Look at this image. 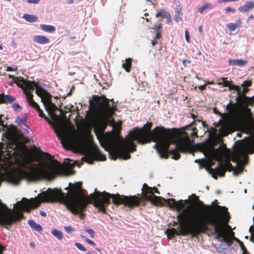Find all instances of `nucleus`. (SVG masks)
<instances>
[{"label":"nucleus","mask_w":254,"mask_h":254,"mask_svg":"<svg viewBox=\"0 0 254 254\" xmlns=\"http://www.w3.org/2000/svg\"><path fill=\"white\" fill-rule=\"evenodd\" d=\"M68 190L67 194L63 192L58 189H48L46 191L38 194L37 198L32 199L30 202L25 199L23 202V207L27 212H30V207H36L42 202H65L68 209L74 214H79L83 219L85 214L83 211L86 209L88 204L92 203L98 208L99 212L104 214L107 213L106 207L110 204V198L112 202L116 205L124 204L125 206H133L137 205V201L134 196L127 197L126 195L119 193L110 194L105 191L98 192L97 193H91L89 196L84 194V190L82 188V183L77 182L73 184L69 183L68 187L65 189Z\"/></svg>","instance_id":"nucleus-1"},{"label":"nucleus","mask_w":254,"mask_h":254,"mask_svg":"<svg viewBox=\"0 0 254 254\" xmlns=\"http://www.w3.org/2000/svg\"><path fill=\"white\" fill-rule=\"evenodd\" d=\"M152 122H148L141 128L135 127L130 131L126 139L112 143V153L114 159L120 158L127 160L130 158L129 153L136 150L134 141L139 144H145L153 140L156 142L155 146L161 158H168L169 156L175 160L181 157L180 153L190 151L194 140H190L188 133L185 132L184 137H179L176 141V147L169 150L173 133L170 129L163 127H156L152 131Z\"/></svg>","instance_id":"nucleus-2"},{"label":"nucleus","mask_w":254,"mask_h":254,"mask_svg":"<svg viewBox=\"0 0 254 254\" xmlns=\"http://www.w3.org/2000/svg\"><path fill=\"white\" fill-rule=\"evenodd\" d=\"M198 206L202 210L214 211V213L207 215L203 214L197 209L191 208L185 210L179 213L177 218L179 225V230L173 228L166 231L169 239H172L175 235H190L192 238L196 237L202 233L213 230L212 234L215 235V239L223 240L230 243L228 236L224 237V225L229 221L228 208L217 204H205L194 194Z\"/></svg>","instance_id":"nucleus-3"},{"label":"nucleus","mask_w":254,"mask_h":254,"mask_svg":"<svg viewBox=\"0 0 254 254\" xmlns=\"http://www.w3.org/2000/svg\"><path fill=\"white\" fill-rule=\"evenodd\" d=\"M107 98L104 95L98 96L94 95L93 100H90V107H91V113L93 117L98 115L100 117L98 122H95V127L94 131L97 139L101 142V140L106 141L110 148V154L112 158L114 159L112 153V143H115L118 141H121L123 139L119 138H116L114 141L109 140L104 134V130L106 129L109 123V119L114 115L116 111V106L110 104V101H113Z\"/></svg>","instance_id":"nucleus-4"},{"label":"nucleus","mask_w":254,"mask_h":254,"mask_svg":"<svg viewBox=\"0 0 254 254\" xmlns=\"http://www.w3.org/2000/svg\"><path fill=\"white\" fill-rule=\"evenodd\" d=\"M238 91L236 100L237 103H232L231 101L226 106L228 115L233 125L246 129H254V117L249 106L254 105V96L248 97V88L243 87Z\"/></svg>","instance_id":"nucleus-5"},{"label":"nucleus","mask_w":254,"mask_h":254,"mask_svg":"<svg viewBox=\"0 0 254 254\" xmlns=\"http://www.w3.org/2000/svg\"><path fill=\"white\" fill-rule=\"evenodd\" d=\"M62 168L60 162L53 160L51 163H46L45 165L29 166L26 170L13 168L6 174V177L9 182L17 185L23 178L28 181L54 179L61 172Z\"/></svg>","instance_id":"nucleus-6"},{"label":"nucleus","mask_w":254,"mask_h":254,"mask_svg":"<svg viewBox=\"0 0 254 254\" xmlns=\"http://www.w3.org/2000/svg\"><path fill=\"white\" fill-rule=\"evenodd\" d=\"M142 196L141 197L137 196L135 195L127 196V197L134 196L135 199L137 201V205L133 206L127 207L133 208L137 207L140 205H145V203L144 200L150 201L152 204L156 206H164L166 205L171 208H175L178 211H181L185 207V204L182 200L176 201L175 199L169 198L165 199L161 196H158L154 194V193L160 194L158 189L154 187L153 188L149 187L146 184H144L142 187Z\"/></svg>","instance_id":"nucleus-7"},{"label":"nucleus","mask_w":254,"mask_h":254,"mask_svg":"<svg viewBox=\"0 0 254 254\" xmlns=\"http://www.w3.org/2000/svg\"><path fill=\"white\" fill-rule=\"evenodd\" d=\"M237 146L232 153V161L236 163L234 174L237 175L241 173L244 167L242 165L243 161L248 158L247 154L254 153V140H250L249 137H246V140L238 141Z\"/></svg>","instance_id":"nucleus-8"},{"label":"nucleus","mask_w":254,"mask_h":254,"mask_svg":"<svg viewBox=\"0 0 254 254\" xmlns=\"http://www.w3.org/2000/svg\"><path fill=\"white\" fill-rule=\"evenodd\" d=\"M24 218L23 214L19 211L14 213L4 204L0 203V224L5 226H10L13 223Z\"/></svg>","instance_id":"nucleus-9"},{"label":"nucleus","mask_w":254,"mask_h":254,"mask_svg":"<svg viewBox=\"0 0 254 254\" xmlns=\"http://www.w3.org/2000/svg\"><path fill=\"white\" fill-rule=\"evenodd\" d=\"M15 82L19 87L22 89L25 95L34 90V84L33 81L25 80L24 78L20 77H17Z\"/></svg>","instance_id":"nucleus-10"},{"label":"nucleus","mask_w":254,"mask_h":254,"mask_svg":"<svg viewBox=\"0 0 254 254\" xmlns=\"http://www.w3.org/2000/svg\"><path fill=\"white\" fill-rule=\"evenodd\" d=\"M206 170L211 174L212 177L215 179H217V176L223 177L226 173V168L222 163H219L215 169L211 168L210 166L206 167Z\"/></svg>","instance_id":"nucleus-11"},{"label":"nucleus","mask_w":254,"mask_h":254,"mask_svg":"<svg viewBox=\"0 0 254 254\" xmlns=\"http://www.w3.org/2000/svg\"><path fill=\"white\" fill-rule=\"evenodd\" d=\"M44 106L46 110L48 112L52 120L54 122H57L58 117L56 114L54 113V111L58 109L57 107L52 101L47 103Z\"/></svg>","instance_id":"nucleus-12"},{"label":"nucleus","mask_w":254,"mask_h":254,"mask_svg":"<svg viewBox=\"0 0 254 254\" xmlns=\"http://www.w3.org/2000/svg\"><path fill=\"white\" fill-rule=\"evenodd\" d=\"M85 157L87 161L89 163L92 161L93 158L96 159H100L102 161L106 160V156L102 154L98 149L93 150L91 154L87 155Z\"/></svg>","instance_id":"nucleus-13"},{"label":"nucleus","mask_w":254,"mask_h":254,"mask_svg":"<svg viewBox=\"0 0 254 254\" xmlns=\"http://www.w3.org/2000/svg\"><path fill=\"white\" fill-rule=\"evenodd\" d=\"M228 216H229V221L228 222V223L227 224H225L224 225V237H226V236H228L229 238V240L230 241V243H227L226 242H225L223 239V238H221L219 240H218L219 241H221V242H224L225 243H227L229 246H230L231 245L232 243V239L235 240L237 243H238V244H239V241H241L240 240H239L238 238H236L234 236V232H231V233L230 234H226V231H225V228H226V226H229L228 225V223L230 221V219L231 218V217H230V214H229V212L228 211Z\"/></svg>","instance_id":"nucleus-14"},{"label":"nucleus","mask_w":254,"mask_h":254,"mask_svg":"<svg viewBox=\"0 0 254 254\" xmlns=\"http://www.w3.org/2000/svg\"><path fill=\"white\" fill-rule=\"evenodd\" d=\"M15 100V98L3 93L0 94V104L11 103Z\"/></svg>","instance_id":"nucleus-15"},{"label":"nucleus","mask_w":254,"mask_h":254,"mask_svg":"<svg viewBox=\"0 0 254 254\" xmlns=\"http://www.w3.org/2000/svg\"><path fill=\"white\" fill-rule=\"evenodd\" d=\"M33 41L40 44H46L50 42V40L45 36L37 35L33 37Z\"/></svg>","instance_id":"nucleus-16"},{"label":"nucleus","mask_w":254,"mask_h":254,"mask_svg":"<svg viewBox=\"0 0 254 254\" xmlns=\"http://www.w3.org/2000/svg\"><path fill=\"white\" fill-rule=\"evenodd\" d=\"M25 96L30 106L34 108L35 109L39 107V105L33 100V95L31 93V92L26 94Z\"/></svg>","instance_id":"nucleus-17"},{"label":"nucleus","mask_w":254,"mask_h":254,"mask_svg":"<svg viewBox=\"0 0 254 254\" xmlns=\"http://www.w3.org/2000/svg\"><path fill=\"white\" fill-rule=\"evenodd\" d=\"M33 83L34 84V87L36 88V94L38 96L41 97L45 94H48V91L47 90H45L42 87L38 86L35 82L33 81Z\"/></svg>","instance_id":"nucleus-18"},{"label":"nucleus","mask_w":254,"mask_h":254,"mask_svg":"<svg viewBox=\"0 0 254 254\" xmlns=\"http://www.w3.org/2000/svg\"><path fill=\"white\" fill-rule=\"evenodd\" d=\"M122 62V67L125 69L127 72H130L132 65V59L127 58L126 59L125 61H123Z\"/></svg>","instance_id":"nucleus-19"},{"label":"nucleus","mask_w":254,"mask_h":254,"mask_svg":"<svg viewBox=\"0 0 254 254\" xmlns=\"http://www.w3.org/2000/svg\"><path fill=\"white\" fill-rule=\"evenodd\" d=\"M254 7V3L252 1L246 2L243 6L239 8V10L242 12H245L249 11Z\"/></svg>","instance_id":"nucleus-20"},{"label":"nucleus","mask_w":254,"mask_h":254,"mask_svg":"<svg viewBox=\"0 0 254 254\" xmlns=\"http://www.w3.org/2000/svg\"><path fill=\"white\" fill-rule=\"evenodd\" d=\"M242 25V22L241 19H238L236 20V23H229L227 24L226 26L227 27L230 29L231 31H234L237 28L240 27Z\"/></svg>","instance_id":"nucleus-21"},{"label":"nucleus","mask_w":254,"mask_h":254,"mask_svg":"<svg viewBox=\"0 0 254 254\" xmlns=\"http://www.w3.org/2000/svg\"><path fill=\"white\" fill-rule=\"evenodd\" d=\"M28 224L32 229L38 231V232L40 233L43 231L42 227L32 220H28Z\"/></svg>","instance_id":"nucleus-22"},{"label":"nucleus","mask_w":254,"mask_h":254,"mask_svg":"<svg viewBox=\"0 0 254 254\" xmlns=\"http://www.w3.org/2000/svg\"><path fill=\"white\" fill-rule=\"evenodd\" d=\"M230 132V127L227 125H223L219 129V135L222 136H227Z\"/></svg>","instance_id":"nucleus-23"},{"label":"nucleus","mask_w":254,"mask_h":254,"mask_svg":"<svg viewBox=\"0 0 254 254\" xmlns=\"http://www.w3.org/2000/svg\"><path fill=\"white\" fill-rule=\"evenodd\" d=\"M229 63L230 64L243 66L247 63V61L242 59L230 60Z\"/></svg>","instance_id":"nucleus-24"},{"label":"nucleus","mask_w":254,"mask_h":254,"mask_svg":"<svg viewBox=\"0 0 254 254\" xmlns=\"http://www.w3.org/2000/svg\"><path fill=\"white\" fill-rule=\"evenodd\" d=\"M40 27L42 30L48 33H53L56 30V28L53 25L41 24Z\"/></svg>","instance_id":"nucleus-25"},{"label":"nucleus","mask_w":254,"mask_h":254,"mask_svg":"<svg viewBox=\"0 0 254 254\" xmlns=\"http://www.w3.org/2000/svg\"><path fill=\"white\" fill-rule=\"evenodd\" d=\"M36 110L37 111L38 113V115L40 117L44 118V119L48 122V123L51 125H53L54 123L52 121L51 119H50L48 117L45 116V115L44 114L43 111L40 108V107H38Z\"/></svg>","instance_id":"nucleus-26"},{"label":"nucleus","mask_w":254,"mask_h":254,"mask_svg":"<svg viewBox=\"0 0 254 254\" xmlns=\"http://www.w3.org/2000/svg\"><path fill=\"white\" fill-rule=\"evenodd\" d=\"M23 18L27 21L30 22H34L37 20L38 18L36 16L34 15H30L28 14H25L23 15Z\"/></svg>","instance_id":"nucleus-27"},{"label":"nucleus","mask_w":254,"mask_h":254,"mask_svg":"<svg viewBox=\"0 0 254 254\" xmlns=\"http://www.w3.org/2000/svg\"><path fill=\"white\" fill-rule=\"evenodd\" d=\"M51 97L52 96L48 92L47 95L45 94L41 97L42 102L43 103L44 105H46L48 103L51 102Z\"/></svg>","instance_id":"nucleus-28"},{"label":"nucleus","mask_w":254,"mask_h":254,"mask_svg":"<svg viewBox=\"0 0 254 254\" xmlns=\"http://www.w3.org/2000/svg\"><path fill=\"white\" fill-rule=\"evenodd\" d=\"M227 78L223 77L219 79L218 84L222 85L224 87H229L231 82L227 80Z\"/></svg>","instance_id":"nucleus-29"},{"label":"nucleus","mask_w":254,"mask_h":254,"mask_svg":"<svg viewBox=\"0 0 254 254\" xmlns=\"http://www.w3.org/2000/svg\"><path fill=\"white\" fill-rule=\"evenodd\" d=\"M52 234L59 240H62L63 238L62 232L58 230L55 229L53 230Z\"/></svg>","instance_id":"nucleus-30"},{"label":"nucleus","mask_w":254,"mask_h":254,"mask_svg":"<svg viewBox=\"0 0 254 254\" xmlns=\"http://www.w3.org/2000/svg\"><path fill=\"white\" fill-rule=\"evenodd\" d=\"M224 167L226 168V171L228 170V171H232L234 170L235 167L232 165V164L229 161L226 162L224 164H223Z\"/></svg>","instance_id":"nucleus-31"},{"label":"nucleus","mask_w":254,"mask_h":254,"mask_svg":"<svg viewBox=\"0 0 254 254\" xmlns=\"http://www.w3.org/2000/svg\"><path fill=\"white\" fill-rule=\"evenodd\" d=\"M211 7L210 3H206L198 8V11L202 13L205 10Z\"/></svg>","instance_id":"nucleus-32"},{"label":"nucleus","mask_w":254,"mask_h":254,"mask_svg":"<svg viewBox=\"0 0 254 254\" xmlns=\"http://www.w3.org/2000/svg\"><path fill=\"white\" fill-rule=\"evenodd\" d=\"M161 35L160 32L156 33L155 36L151 41V43L153 46H154L157 44V40L159 39L161 37Z\"/></svg>","instance_id":"nucleus-33"},{"label":"nucleus","mask_w":254,"mask_h":254,"mask_svg":"<svg viewBox=\"0 0 254 254\" xmlns=\"http://www.w3.org/2000/svg\"><path fill=\"white\" fill-rule=\"evenodd\" d=\"M168 13V12H166L164 10H160L156 14V17L157 18H158L159 17H163L165 18L166 15H167V14Z\"/></svg>","instance_id":"nucleus-34"},{"label":"nucleus","mask_w":254,"mask_h":254,"mask_svg":"<svg viewBox=\"0 0 254 254\" xmlns=\"http://www.w3.org/2000/svg\"><path fill=\"white\" fill-rule=\"evenodd\" d=\"M252 82L251 80H245L243 84H241V87L248 88L252 85Z\"/></svg>","instance_id":"nucleus-35"},{"label":"nucleus","mask_w":254,"mask_h":254,"mask_svg":"<svg viewBox=\"0 0 254 254\" xmlns=\"http://www.w3.org/2000/svg\"><path fill=\"white\" fill-rule=\"evenodd\" d=\"M16 122L19 125H23L24 126V127L28 128V127L26 125V120L24 119L17 118Z\"/></svg>","instance_id":"nucleus-36"},{"label":"nucleus","mask_w":254,"mask_h":254,"mask_svg":"<svg viewBox=\"0 0 254 254\" xmlns=\"http://www.w3.org/2000/svg\"><path fill=\"white\" fill-rule=\"evenodd\" d=\"M229 88L230 90H234L237 91V92L239 90L240 87L238 85H235L231 83V82L230 83V86H229Z\"/></svg>","instance_id":"nucleus-37"},{"label":"nucleus","mask_w":254,"mask_h":254,"mask_svg":"<svg viewBox=\"0 0 254 254\" xmlns=\"http://www.w3.org/2000/svg\"><path fill=\"white\" fill-rule=\"evenodd\" d=\"M75 245L78 249L82 251L85 252L86 251V249L79 243H75Z\"/></svg>","instance_id":"nucleus-38"},{"label":"nucleus","mask_w":254,"mask_h":254,"mask_svg":"<svg viewBox=\"0 0 254 254\" xmlns=\"http://www.w3.org/2000/svg\"><path fill=\"white\" fill-rule=\"evenodd\" d=\"M162 28V23L160 22L159 23L155 24L154 27V30L156 31V33L159 32L160 29Z\"/></svg>","instance_id":"nucleus-39"},{"label":"nucleus","mask_w":254,"mask_h":254,"mask_svg":"<svg viewBox=\"0 0 254 254\" xmlns=\"http://www.w3.org/2000/svg\"><path fill=\"white\" fill-rule=\"evenodd\" d=\"M85 231L87 232L91 236V238H93L95 236V232L93 229H86Z\"/></svg>","instance_id":"nucleus-40"},{"label":"nucleus","mask_w":254,"mask_h":254,"mask_svg":"<svg viewBox=\"0 0 254 254\" xmlns=\"http://www.w3.org/2000/svg\"><path fill=\"white\" fill-rule=\"evenodd\" d=\"M175 10L177 14H178V15H180L181 16H183L181 6H180V5H177L176 7Z\"/></svg>","instance_id":"nucleus-41"},{"label":"nucleus","mask_w":254,"mask_h":254,"mask_svg":"<svg viewBox=\"0 0 254 254\" xmlns=\"http://www.w3.org/2000/svg\"><path fill=\"white\" fill-rule=\"evenodd\" d=\"M16 127L14 126L11 130H9V133L11 134V136H14L16 134Z\"/></svg>","instance_id":"nucleus-42"},{"label":"nucleus","mask_w":254,"mask_h":254,"mask_svg":"<svg viewBox=\"0 0 254 254\" xmlns=\"http://www.w3.org/2000/svg\"><path fill=\"white\" fill-rule=\"evenodd\" d=\"M182 16H181L180 15H178V14H177L174 17V20L177 22H178L179 21H182Z\"/></svg>","instance_id":"nucleus-43"},{"label":"nucleus","mask_w":254,"mask_h":254,"mask_svg":"<svg viewBox=\"0 0 254 254\" xmlns=\"http://www.w3.org/2000/svg\"><path fill=\"white\" fill-rule=\"evenodd\" d=\"M64 229L68 233H70L74 231L73 228L71 226L65 227Z\"/></svg>","instance_id":"nucleus-44"},{"label":"nucleus","mask_w":254,"mask_h":254,"mask_svg":"<svg viewBox=\"0 0 254 254\" xmlns=\"http://www.w3.org/2000/svg\"><path fill=\"white\" fill-rule=\"evenodd\" d=\"M185 38H186V41L188 43H190V35H189V31L188 30H186L185 31Z\"/></svg>","instance_id":"nucleus-45"},{"label":"nucleus","mask_w":254,"mask_h":254,"mask_svg":"<svg viewBox=\"0 0 254 254\" xmlns=\"http://www.w3.org/2000/svg\"><path fill=\"white\" fill-rule=\"evenodd\" d=\"M165 18L167 19L168 23H171L172 22L171 15L169 12L166 15Z\"/></svg>","instance_id":"nucleus-46"},{"label":"nucleus","mask_w":254,"mask_h":254,"mask_svg":"<svg viewBox=\"0 0 254 254\" xmlns=\"http://www.w3.org/2000/svg\"><path fill=\"white\" fill-rule=\"evenodd\" d=\"M17 70V67L15 66L14 67L8 66L6 69L7 71H16Z\"/></svg>","instance_id":"nucleus-47"},{"label":"nucleus","mask_w":254,"mask_h":254,"mask_svg":"<svg viewBox=\"0 0 254 254\" xmlns=\"http://www.w3.org/2000/svg\"><path fill=\"white\" fill-rule=\"evenodd\" d=\"M197 131L196 128L195 127H194L192 129L191 132H190V134L191 136H197Z\"/></svg>","instance_id":"nucleus-48"},{"label":"nucleus","mask_w":254,"mask_h":254,"mask_svg":"<svg viewBox=\"0 0 254 254\" xmlns=\"http://www.w3.org/2000/svg\"><path fill=\"white\" fill-rule=\"evenodd\" d=\"M85 241L88 243L89 244L92 246H95V243L91 240L89 239L88 238H86L85 239Z\"/></svg>","instance_id":"nucleus-49"},{"label":"nucleus","mask_w":254,"mask_h":254,"mask_svg":"<svg viewBox=\"0 0 254 254\" xmlns=\"http://www.w3.org/2000/svg\"><path fill=\"white\" fill-rule=\"evenodd\" d=\"M12 107L15 111H16L18 109L21 108L20 106L18 104L16 103L13 104L12 105Z\"/></svg>","instance_id":"nucleus-50"},{"label":"nucleus","mask_w":254,"mask_h":254,"mask_svg":"<svg viewBox=\"0 0 254 254\" xmlns=\"http://www.w3.org/2000/svg\"><path fill=\"white\" fill-rule=\"evenodd\" d=\"M240 247H241V249L242 251L243 250H246V248L244 246V244H243V243L241 241H239V244Z\"/></svg>","instance_id":"nucleus-51"},{"label":"nucleus","mask_w":254,"mask_h":254,"mask_svg":"<svg viewBox=\"0 0 254 254\" xmlns=\"http://www.w3.org/2000/svg\"><path fill=\"white\" fill-rule=\"evenodd\" d=\"M226 12L228 13L229 12H235L236 10L235 9H233L230 7H227L226 9Z\"/></svg>","instance_id":"nucleus-52"},{"label":"nucleus","mask_w":254,"mask_h":254,"mask_svg":"<svg viewBox=\"0 0 254 254\" xmlns=\"http://www.w3.org/2000/svg\"><path fill=\"white\" fill-rule=\"evenodd\" d=\"M69 141L68 140V139H62V141H61V143H62L64 147V145H65V144H68L69 143Z\"/></svg>","instance_id":"nucleus-53"},{"label":"nucleus","mask_w":254,"mask_h":254,"mask_svg":"<svg viewBox=\"0 0 254 254\" xmlns=\"http://www.w3.org/2000/svg\"><path fill=\"white\" fill-rule=\"evenodd\" d=\"M206 84H204L203 85L198 86V88L200 90H204L206 88Z\"/></svg>","instance_id":"nucleus-54"},{"label":"nucleus","mask_w":254,"mask_h":254,"mask_svg":"<svg viewBox=\"0 0 254 254\" xmlns=\"http://www.w3.org/2000/svg\"><path fill=\"white\" fill-rule=\"evenodd\" d=\"M183 63L185 66H187V64L188 63L190 64V61L187 60H183Z\"/></svg>","instance_id":"nucleus-55"},{"label":"nucleus","mask_w":254,"mask_h":254,"mask_svg":"<svg viewBox=\"0 0 254 254\" xmlns=\"http://www.w3.org/2000/svg\"><path fill=\"white\" fill-rule=\"evenodd\" d=\"M5 250V247L0 245V254H2V252Z\"/></svg>","instance_id":"nucleus-56"},{"label":"nucleus","mask_w":254,"mask_h":254,"mask_svg":"<svg viewBox=\"0 0 254 254\" xmlns=\"http://www.w3.org/2000/svg\"><path fill=\"white\" fill-rule=\"evenodd\" d=\"M40 214L43 217H46V213L45 211H43L41 210V211H40Z\"/></svg>","instance_id":"nucleus-57"},{"label":"nucleus","mask_w":254,"mask_h":254,"mask_svg":"<svg viewBox=\"0 0 254 254\" xmlns=\"http://www.w3.org/2000/svg\"><path fill=\"white\" fill-rule=\"evenodd\" d=\"M254 17L253 14H251L249 17H248V20L250 21L251 20H253L254 19Z\"/></svg>","instance_id":"nucleus-58"},{"label":"nucleus","mask_w":254,"mask_h":254,"mask_svg":"<svg viewBox=\"0 0 254 254\" xmlns=\"http://www.w3.org/2000/svg\"><path fill=\"white\" fill-rule=\"evenodd\" d=\"M60 111L61 112V114L63 116V118H66V116L64 114V112H63V110L62 109H60Z\"/></svg>","instance_id":"nucleus-59"},{"label":"nucleus","mask_w":254,"mask_h":254,"mask_svg":"<svg viewBox=\"0 0 254 254\" xmlns=\"http://www.w3.org/2000/svg\"><path fill=\"white\" fill-rule=\"evenodd\" d=\"M242 254H249V253L247 252V250H243Z\"/></svg>","instance_id":"nucleus-60"},{"label":"nucleus","mask_w":254,"mask_h":254,"mask_svg":"<svg viewBox=\"0 0 254 254\" xmlns=\"http://www.w3.org/2000/svg\"><path fill=\"white\" fill-rule=\"evenodd\" d=\"M30 246L31 247L34 248L35 247V244L33 242L30 243Z\"/></svg>","instance_id":"nucleus-61"},{"label":"nucleus","mask_w":254,"mask_h":254,"mask_svg":"<svg viewBox=\"0 0 254 254\" xmlns=\"http://www.w3.org/2000/svg\"><path fill=\"white\" fill-rule=\"evenodd\" d=\"M198 30H199V31L200 33H202V26H199V28H198Z\"/></svg>","instance_id":"nucleus-62"},{"label":"nucleus","mask_w":254,"mask_h":254,"mask_svg":"<svg viewBox=\"0 0 254 254\" xmlns=\"http://www.w3.org/2000/svg\"><path fill=\"white\" fill-rule=\"evenodd\" d=\"M55 131L56 132V133H57V135H58L60 138H61V134H60V133H59V132H58L57 131V129H55Z\"/></svg>","instance_id":"nucleus-63"},{"label":"nucleus","mask_w":254,"mask_h":254,"mask_svg":"<svg viewBox=\"0 0 254 254\" xmlns=\"http://www.w3.org/2000/svg\"><path fill=\"white\" fill-rule=\"evenodd\" d=\"M251 234H252V235H253V238L254 239V229H253V230H252V232H251Z\"/></svg>","instance_id":"nucleus-64"}]
</instances>
